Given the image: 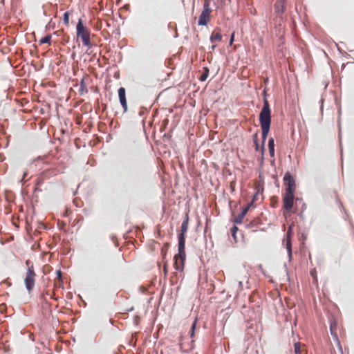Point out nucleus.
Returning <instances> with one entry per match:
<instances>
[{
	"label": "nucleus",
	"mask_w": 354,
	"mask_h": 354,
	"mask_svg": "<svg viewBox=\"0 0 354 354\" xmlns=\"http://www.w3.org/2000/svg\"><path fill=\"white\" fill-rule=\"evenodd\" d=\"M234 40V32H233L230 37V45H232Z\"/></svg>",
	"instance_id": "34"
},
{
	"label": "nucleus",
	"mask_w": 354,
	"mask_h": 354,
	"mask_svg": "<svg viewBox=\"0 0 354 354\" xmlns=\"http://www.w3.org/2000/svg\"><path fill=\"white\" fill-rule=\"evenodd\" d=\"M90 81L91 79L88 75H85L81 80L79 88V93L81 95H84L88 93L87 86L89 84Z\"/></svg>",
	"instance_id": "9"
},
{
	"label": "nucleus",
	"mask_w": 354,
	"mask_h": 354,
	"mask_svg": "<svg viewBox=\"0 0 354 354\" xmlns=\"http://www.w3.org/2000/svg\"><path fill=\"white\" fill-rule=\"evenodd\" d=\"M189 227V217L187 214L181 225V232L178 235V247L183 249L185 247V234Z\"/></svg>",
	"instance_id": "7"
},
{
	"label": "nucleus",
	"mask_w": 354,
	"mask_h": 354,
	"mask_svg": "<svg viewBox=\"0 0 354 354\" xmlns=\"http://www.w3.org/2000/svg\"><path fill=\"white\" fill-rule=\"evenodd\" d=\"M268 149L269 153L271 157L274 156V140L272 138H270L268 141Z\"/></svg>",
	"instance_id": "15"
},
{
	"label": "nucleus",
	"mask_w": 354,
	"mask_h": 354,
	"mask_svg": "<svg viewBox=\"0 0 354 354\" xmlns=\"http://www.w3.org/2000/svg\"><path fill=\"white\" fill-rule=\"evenodd\" d=\"M163 261V268H162L163 274H164V277L167 278L168 276V272H169V270H168L169 264H168L167 261Z\"/></svg>",
	"instance_id": "20"
},
{
	"label": "nucleus",
	"mask_w": 354,
	"mask_h": 354,
	"mask_svg": "<svg viewBox=\"0 0 354 354\" xmlns=\"http://www.w3.org/2000/svg\"><path fill=\"white\" fill-rule=\"evenodd\" d=\"M178 253L174 256V267L176 270L175 272L171 273L170 281L172 284L177 283L178 278H183V272L185 268V261L186 259L185 247L178 248Z\"/></svg>",
	"instance_id": "1"
},
{
	"label": "nucleus",
	"mask_w": 354,
	"mask_h": 354,
	"mask_svg": "<svg viewBox=\"0 0 354 354\" xmlns=\"http://www.w3.org/2000/svg\"><path fill=\"white\" fill-rule=\"evenodd\" d=\"M214 44L211 46V49L212 50H214L215 49V48L217 46V44L216 43H213Z\"/></svg>",
	"instance_id": "39"
},
{
	"label": "nucleus",
	"mask_w": 354,
	"mask_h": 354,
	"mask_svg": "<svg viewBox=\"0 0 354 354\" xmlns=\"http://www.w3.org/2000/svg\"><path fill=\"white\" fill-rule=\"evenodd\" d=\"M244 217L245 215L241 213L235 218L234 222L237 224H241L243 222Z\"/></svg>",
	"instance_id": "24"
},
{
	"label": "nucleus",
	"mask_w": 354,
	"mask_h": 354,
	"mask_svg": "<svg viewBox=\"0 0 354 354\" xmlns=\"http://www.w3.org/2000/svg\"><path fill=\"white\" fill-rule=\"evenodd\" d=\"M294 194H283V216L286 218L290 216L291 213L295 212V210L293 209L295 201Z\"/></svg>",
	"instance_id": "5"
},
{
	"label": "nucleus",
	"mask_w": 354,
	"mask_h": 354,
	"mask_svg": "<svg viewBox=\"0 0 354 354\" xmlns=\"http://www.w3.org/2000/svg\"><path fill=\"white\" fill-rule=\"evenodd\" d=\"M4 283H6V285H8V286H11V283L10 281H8L7 279L3 281Z\"/></svg>",
	"instance_id": "40"
},
{
	"label": "nucleus",
	"mask_w": 354,
	"mask_h": 354,
	"mask_svg": "<svg viewBox=\"0 0 354 354\" xmlns=\"http://www.w3.org/2000/svg\"><path fill=\"white\" fill-rule=\"evenodd\" d=\"M42 297L44 298V299H45V295H42Z\"/></svg>",
	"instance_id": "43"
},
{
	"label": "nucleus",
	"mask_w": 354,
	"mask_h": 354,
	"mask_svg": "<svg viewBox=\"0 0 354 354\" xmlns=\"http://www.w3.org/2000/svg\"><path fill=\"white\" fill-rule=\"evenodd\" d=\"M285 186L284 194H295L296 190L295 181L292 176L290 173H286L283 177Z\"/></svg>",
	"instance_id": "6"
},
{
	"label": "nucleus",
	"mask_w": 354,
	"mask_h": 354,
	"mask_svg": "<svg viewBox=\"0 0 354 354\" xmlns=\"http://www.w3.org/2000/svg\"><path fill=\"white\" fill-rule=\"evenodd\" d=\"M252 206V202H251L250 203L248 204V205L243 208V211H242V214L243 215L245 216V214L248 213V212L249 211L250 208Z\"/></svg>",
	"instance_id": "28"
},
{
	"label": "nucleus",
	"mask_w": 354,
	"mask_h": 354,
	"mask_svg": "<svg viewBox=\"0 0 354 354\" xmlns=\"http://www.w3.org/2000/svg\"><path fill=\"white\" fill-rule=\"evenodd\" d=\"M212 11L211 7L207 6L203 7L198 22L199 26H206L209 22Z\"/></svg>",
	"instance_id": "8"
},
{
	"label": "nucleus",
	"mask_w": 354,
	"mask_h": 354,
	"mask_svg": "<svg viewBox=\"0 0 354 354\" xmlns=\"http://www.w3.org/2000/svg\"><path fill=\"white\" fill-rule=\"evenodd\" d=\"M180 347L183 350L185 351H189V350H192L194 348V340H192L191 342V344L190 345H189L188 347H186L185 345V343L184 342H180Z\"/></svg>",
	"instance_id": "19"
},
{
	"label": "nucleus",
	"mask_w": 354,
	"mask_h": 354,
	"mask_svg": "<svg viewBox=\"0 0 354 354\" xmlns=\"http://www.w3.org/2000/svg\"><path fill=\"white\" fill-rule=\"evenodd\" d=\"M60 287L63 288V282L60 283V282L58 281V280H57V286L55 287L54 286V288H60Z\"/></svg>",
	"instance_id": "36"
},
{
	"label": "nucleus",
	"mask_w": 354,
	"mask_h": 354,
	"mask_svg": "<svg viewBox=\"0 0 354 354\" xmlns=\"http://www.w3.org/2000/svg\"><path fill=\"white\" fill-rule=\"evenodd\" d=\"M294 351L295 354H307L306 345L300 342L294 344Z\"/></svg>",
	"instance_id": "12"
},
{
	"label": "nucleus",
	"mask_w": 354,
	"mask_h": 354,
	"mask_svg": "<svg viewBox=\"0 0 354 354\" xmlns=\"http://www.w3.org/2000/svg\"><path fill=\"white\" fill-rule=\"evenodd\" d=\"M252 206V202H251L250 203L248 204V205L243 208V211H242V214L243 215L245 216V214L248 213V212L249 211L250 208Z\"/></svg>",
	"instance_id": "29"
},
{
	"label": "nucleus",
	"mask_w": 354,
	"mask_h": 354,
	"mask_svg": "<svg viewBox=\"0 0 354 354\" xmlns=\"http://www.w3.org/2000/svg\"><path fill=\"white\" fill-rule=\"evenodd\" d=\"M196 322H197V319H196L194 322L192 323V327H191V330L189 331V333H190V337H193L194 336V333H195V329H196Z\"/></svg>",
	"instance_id": "23"
},
{
	"label": "nucleus",
	"mask_w": 354,
	"mask_h": 354,
	"mask_svg": "<svg viewBox=\"0 0 354 354\" xmlns=\"http://www.w3.org/2000/svg\"><path fill=\"white\" fill-rule=\"evenodd\" d=\"M253 140H254V145H255V150L256 151H259V142H258V135H257V133H255L253 136Z\"/></svg>",
	"instance_id": "25"
},
{
	"label": "nucleus",
	"mask_w": 354,
	"mask_h": 354,
	"mask_svg": "<svg viewBox=\"0 0 354 354\" xmlns=\"http://www.w3.org/2000/svg\"><path fill=\"white\" fill-rule=\"evenodd\" d=\"M50 39H51V35H47L45 37H44L43 38H41L39 42L40 44H48V46H50Z\"/></svg>",
	"instance_id": "17"
},
{
	"label": "nucleus",
	"mask_w": 354,
	"mask_h": 354,
	"mask_svg": "<svg viewBox=\"0 0 354 354\" xmlns=\"http://www.w3.org/2000/svg\"><path fill=\"white\" fill-rule=\"evenodd\" d=\"M210 7V0H204L203 6Z\"/></svg>",
	"instance_id": "33"
},
{
	"label": "nucleus",
	"mask_w": 354,
	"mask_h": 354,
	"mask_svg": "<svg viewBox=\"0 0 354 354\" xmlns=\"http://www.w3.org/2000/svg\"><path fill=\"white\" fill-rule=\"evenodd\" d=\"M252 206V202H251L250 203L248 204V205L243 208V211H242V214L243 215L245 216V214L248 213V212L249 211L250 208Z\"/></svg>",
	"instance_id": "27"
},
{
	"label": "nucleus",
	"mask_w": 354,
	"mask_h": 354,
	"mask_svg": "<svg viewBox=\"0 0 354 354\" xmlns=\"http://www.w3.org/2000/svg\"><path fill=\"white\" fill-rule=\"evenodd\" d=\"M252 206V202H251L250 203L248 204V205L243 208V211H242V214L243 215L245 216V214L248 213V212L249 211L250 208Z\"/></svg>",
	"instance_id": "30"
},
{
	"label": "nucleus",
	"mask_w": 354,
	"mask_h": 354,
	"mask_svg": "<svg viewBox=\"0 0 354 354\" xmlns=\"http://www.w3.org/2000/svg\"><path fill=\"white\" fill-rule=\"evenodd\" d=\"M169 244L168 243H165L161 248L160 253L162 256V261H166V255L168 252Z\"/></svg>",
	"instance_id": "16"
},
{
	"label": "nucleus",
	"mask_w": 354,
	"mask_h": 354,
	"mask_svg": "<svg viewBox=\"0 0 354 354\" xmlns=\"http://www.w3.org/2000/svg\"><path fill=\"white\" fill-rule=\"evenodd\" d=\"M261 151H262V153H263V151H264V148H263V147H262Z\"/></svg>",
	"instance_id": "42"
},
{
	"label": "nucleus",
	"mask_w": 354,
	"mask_h": 354,
	"mask_svg": "<svg viewBox=\"0 0 354 354\" xmlns=\"http://www.w3.org/2000/svg\"><path fill=\"white\" fill-rule=\"evenodd\" d=\"M26 263L28 269L26 273L24 283L26 289L28 290V292H30L35 286L36 274L34 271L33 264L31 263L29 261H27Z\"/></svg>",
	"instance_id": "4"
},
{
	"label": "nucleus",
	"mask_w": 354,
	"mask_h": 354,
	"mask_svg": "<svg viewBox=\"0 0 354 354\" xmlns=\"http://www.w3.org/2000/svg\"><path fill=\"white\" fill-rule=\"evenodd\" d=\"M293 226H294L293 223L290 225V226L288 227V229L286 236H288V237H291L292 236Z\"/></svg>",
	"instance_id": "31"
},
{
	"label": "nucleus",
	"mask_w": 354,
	"mask_h": 354,
	"mask_svg": "<svg viewBox=\"0 0 354 354\" xmlns=\"http://www.w3.org/2000/svg\"><path fill=\"white\" fill-rule=\"evenodd\" d=\"M204 70H205L204 73L199 78V80L202 82L205 81L209 75V69L207 67H205V68H204Z\"/></svg>",
	"instance_id": "22"
},
{
	"label": "nucleus",
	"mask_w": 354,
	"mask_h": 354,
	"mask_svg": "<svg viewBox=\"0 0 354 354\" xmlns=\"http://www.w3.org/2000/svg\"><path fill=\"white\" fill-rule=\"evenodd\" d=\"M76 34L77 38H80L84 46L88 49L93 46L91 41V31L90 29L84 25L81 19L78 20L76 26Z\"/></svg>",
	"instance_id": "3"
},
{
	"label": "nucleus",
	"mask_w": 354,
	"mask_h": 354,
	"mask_svg": "<svg viewBox=\"0 0 354 354\" xmlns=\"http://www.w3.org/2000/svg\"><path fill=\"white\" fill-rule=\"evenodd\" d=\"M239 286L240 288L242 289V288H243V283H242V281H239Z\"/></svg>",
	"instance_id": "41"
},
{
	"label": "nucleus",
	"mask_w": 354,
	"mask_h": 354,
	"mask_svg": "<svg viewBox=\"0 0 354 354\" xmlns=\"http://www.w3.org/2000/svg\"><path fill=\"white\" fill-rule=\"evenodd\" d=\"M118 97L120 102L124 109V112H127L128 110L127 102L126 99V91L123 87H120L118 89Z\"/></svg>",
	"instance_id": "10"
},
{
	"label": "nucleus",
	"mask_w": 354,
	"mask_h": 354,
	"mask_svg": "<svg viewBox=\"0 0 354 354\" xmlns=\"http://www.w3.org/2000/svg\"><path fill=\"white\" fill-rule=\"evenodd\" d=\"M57 277L54 279V286H57V280H58L59 282L62 283V271L60 270H58L56 271Z\"/></svg>",
	"instance_id": "18"
},
{
	"label": "nucleus",
	"mask_w": 354,
	"mask_h": 354,
	"mask_svg": "<svg viewBox=\"0 0 354 354\" xmlns=\"http://www.w3.org/2000/svg\"><path fill=\"white\" fill-rule=\"evenodd\" d=\"M222 40V35L219 32L215 30L212 32L210 36V41L212 43H217Z\"/></svg>",
	"instance_id": "13"
},
{
	"label": "nucleus",
	"mask_w": 354,
	"mask_h": 354,
	"mask_svg": "<svg viewBox=\"0 0 354 354\" xmlns=\"http://www.w3.org/2000/svg\"><path fill=\"white\" fill-rule=\"evenodd\" d=\"M259 122L262 130V142L263 144L269 133L271 124V110L266 99L263 100V106L259 114Z\"/></svg>",
	"instance_id": "2"
},
{
	"label": "nucleus",
	"mask_w": 354,
	"mask_h": 354,
	"mask_svg": "<svg viewBox=\"0 0 354 354\" xmlns=\"http://www.w3.org/2000/svg\"><path fill=\"white\" fill-rule=\"evenodd\" d=\"M69 16H70V14L68 12H64V17H63V21L66 26H69Z\"/></svg>",
	"instance_id": "21"
},
{
	"label": "nucleus",
	"mask_w": 354,
	"mask_h": 354,
	"mask_svg": "<svg viewBox=\"0 0 354 354\" xmlns=\"http://www.w3.org/2000/svg\"><path fill=\"white\" fill-rule=\"evenodd\" d=\"M227 1H228V2H229V3H230V2H231V0H227Z\"/></svg>",
	"instance_id": "44"
},
{
	"label": "nucleus",
	"mask_w": 354,
	"mask_h": 354,
	"mask_svg": "<svg viewBox=\"0 0 354 354\" xmlns=\"http://www.w3.org/2000/svg\"><path fill=\"white\" fill-rule=\"evenodd\" d=\"M257 197H258V193H257V194L253 196V198H252V203H253L257 200Z\"/></svg>",
	"instance_id": "37"
},
{
	"label": "nucleus",
	"mask_w": 354,
	"mask_h": 354,
	"mask_svg": "<svg viewBox=\"0 0 354 354\" xmlns=\"http://www.w3.org/2000/svg\"><path fill=\"white\" fill-rule=\"evenodd\" d=\"M284 244L290 258L292 257V243L291 237L286 236L284 239Z\"/></svg>",
	"instance_id": "14"
},
{
	"label": "nucleus",
	"mask_w": 354,
	"mask_h": 354,
	"mask_svg": "<svg viewBox=\"0 0 354 354\" xmlns=\"http://www.w3.org/2000/svg\"><path fill=\"white\" fill-rule=\"evenodd\" d=\"M237 230H238V227L236 226H234L231 229V233H232V235L235 241H236V233Z\"/></svg>",
	"instance_id": "26"
},
{
	"label": "nucleus",
	"mask_w": 354,
	"mask_h": 354,
	"mask_svg": "<svg viewBox=\"0 0 354 354\" xmlns=\"http://www.w3.org/2000/svg\"><path fill=\"white\" fill-rule=\"evenodd\" d=\"M315 274H316V270H312L310 271V274H311L312 276H313L314 277H316V276H315Z\"/></svg>",
	"instance_id": "38"
},
{
	"label": "nucleus",
	"mask_w": 354,
	"mask_h": 354,
	"mask_svg": "<svg viewBox=\"0 0 354 354\" xmlns=\"http://www.w3.org/2000/svg\"><path fill=\"white\" fill-rule=\"evenodd\" d=\"M71 211L69 209H66L65 212H64V216H68L71 214Z\"/></svg>",
	"instance_id": "35"
},
{
	"label": "nucleus",
	"mask_w": 354,
	"mask_h": 354,
	"mask_svg": "<svg viewBox=\"0 0 354 354\" xmlns=\"http://www.w3.org/2000/svg\"><path fill=\"white\" fill-rule=\"evenodd\" d=\"M274 10L277 14H283L286 10V0H277L274 3Z\"/></svg>",
	"instance_id": "11"
},
{
	"label": "nucleus",
	"mask_w": 354,
	"mask_h": 354,
	"mask_svg": "<svg viewBox=\"0 0 354 354\" xmlns=\"http://www.w3.org/2000/svg\"><path fill=\"white\" fill-rule=\"evenodd\" d=\"M45 295L49 296L50 298H51V299H53L55 300L57 299L56 297H55V293L54 292L50 293L49 290H46L45 292Z\"/></svg>",
	"instance_id": "32"
}]
</instances>
